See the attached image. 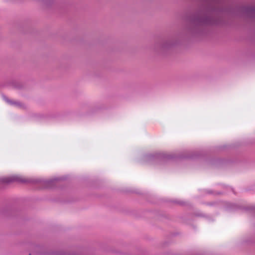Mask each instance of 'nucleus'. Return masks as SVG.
Listing matches in <instances>:
<instances>
[{"instance_id": "nucleus-1", "label": "nucleus", "mask_w": 255, "mask_h": 255, "mask_svg": "<svg viewBox=\"0 0 255 255\" xmlns=\"http://www.w3.org/2000/svg\"><path fill=\"white\" fill-rule=\"evenodd\" d=\"M20 181L22 182H26L27 180L25 179L20 178L19 179Z\"/></svg>"}, {"instance_id": "nucleus-2", "label": "nucleus", "mask_w": 255, "mask_h": 255, "mask_svg": "<svg viewBox=\"0 0 255 255\" xmlns=\"http://www.w3.org/2000/svg\"><path fill=\"white\" fill-rule=\"evenodd\" d=\"M11 181V180H8L7 181H6V182H9V181Z\"/></svg>"}]
</instances>
